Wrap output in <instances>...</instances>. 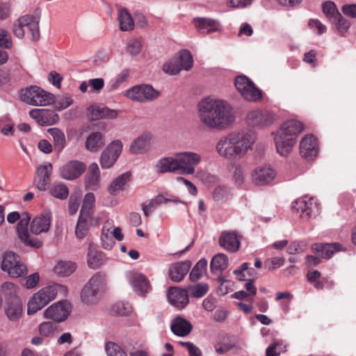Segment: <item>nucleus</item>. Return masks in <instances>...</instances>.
Returning <instances> with one entry per match:
<instances>
[{
	"mask_svg": "<svg viewBox=\"0 0 356 356\" xmlns=\"http://www.w3.org/2000/svg\"><path fill=\"white\" fill-rule=\"evenodd\" d=\"M200 126L207 130H223L235 120L232 106L221 99L207 97L197 104Z\"/></svg>",
	"mask_w": 356,
	"mask_h": 356,
	"instance_id": "obj_1",
	"label": "nucleus"
},
{
	"mask_svg": "<svg viewBox=\"0 0 356 356\" xmlns=\"http://www.w3.org/2000/svg\"><path fill=\"white\" fill-rule=\"evenodd\" d=\"M255 136L248 131H239L221 138L216 145L218 155L225 159L236 161L242 159L252 149Z\"/></svg>",
	"mask_w": 356,
	"mask_h": 356,
	"instance_id": "obj_2",
	"label": "nucleus"
},
{
	"mask_svg": "<svg viewBox=\"0 0 356 356\" xmlns=\"http://www.w3.org/2000/svg\"><path fill=\"white\" fill-rule=\"evenodd\" d=\"M303 129V124L296 120H289L284 122L274 137L277 153L281 156L288 155L291 152L298 134Z\"/></svg>",
	"mask_w": 356,
	"mask_h": 356,
	"instance_id": "obj_3",
	"label": "nucleus"
},
{
	"mask_svg": "<svg viewBox=\"0 0 356 356\" xmlns=\"http://www.w3.org/2000/svg\"><path fill=\"white\" fill-rule=\"evenodd\" d=\"M58 291L63 293V294H66V286L58 284H53L40 289L38 293H35L29 301L27 309L28 314H34L38 311L42 309L49 302L56 298Z\"/></svg>",
	"mask_w": 356,
	"mask_h": 356,
	"instance_id": "obj_4",
	"label": "nucleus"
},
{
	"mask_svg": "<svg viewBox=\"0 0 356 356\" xmlns=\"http://www.w3.org/2000/svg\"><path fill=\"white\" fill-rule=\"evenodd\" d=\"M19 219L17 224V234L20 240L26 245L38 248L42 245V242L35 237L31 236L28 231V225L31 220L29 213L23 212L22 215L17 211L10 213L7 216L8 222L13 224Z\"/></svg>",
	"mask_w": 356,
	"mask_h": 356,
	"instance_id": "obj_5",
	"label": "nucleus"
},
{
	"mask_svg": "<svg viewBox=\"0 0 356 356\" xmlns=\"http://www.w3.org/2000/svg\"><path fill=\"white\" fill-rule=\"evenodd\" d=\"M277 120V115L273 111L264 108L249 111L245 118L246 124L255 129H264L273 125Z\"/></svg>",
	"mask_w": 356,
	"mask_h": 356,
	"instance_id": "obj_6",
	"label": "nucleus"
},
{
	"mask_svg": "<svg viewBox=\"0 0 356 356\" xmlns=\"http://www.w3.org/2000/svg\"><path fill=\"white\" fill-rule=\"evenodd\" d=\"M19 98L23 102L33 106H46L52 104L54 95L40 87L32 86L19 91Z\"/></svg>",
	"mask_w": 356,
	"mask_h": 356,
	"instance_id": "obj_7",
	"label": "nucleus"
},
{
	"mask_svg": "<svg viewBox=\"0 0 356 356\" xmlns=\"http://www.w3.org/2000/svg\"><path fill=\"white\" fill-rule=\"evenodd\" d=\"M106 286V276L99 273H95L83 289L81 300L86 304H95Z\"/></svg>",
	"mask_w": 356,
	"mask_h": 356,
	"instance_id": "obj_8",
	"label": "nucleus"
},
{
	"mask_svg": "<svg viewBox=\"0 0 356 356\" xmlns=\"http://www.w3.org/2000/svg\"><path fill=\"white\" fill-rule=\"evenodd\" d=\"M40 17L38 16L26 15L18 18L13 24V31L18 38L24 37V27H28L33 41L40 39L39 29Z\"/></svg>",
	"mask_w": 356,
	"mask_h": 356,
	"instance_id": "obj_9",
	"label": "nucleus"
},
{
	"mask_svg": "<svg viewBox=\"0 0 356 356\" xmlns=\"http://www.w3.org/2000/svg\"><path fill=\"white\" fill-rule=\"evenodd\" d=\"M1 268L12 277H19L26 275L28 271L19 257L13 252H6L3 254Z\"/></svg>",
	"mask_w": 356,
	"mask_h": 356,
	"instance_id": "obj_10",
	"label": "nucleus"
},
{
	"mask_svg": "<svg viewBox=\"0 0 356 356\" xmlns=\"http://www.w3.org/2000/svg\"><path fill=\"white\" fill-rule=\"evenodd\" d=\"M234 84L236 90L248 101L257 102L261 97V90L245 76H238Z\"/></svg>",
	"mask_w": 356,
	"mask_h": 356,
	"instance_id": "obj_11",
	"label": "nucleus"
},
{
	"mask_svg": "<svg viewBox=\"0 0 356 356\" xmlns=\"http://www.w3.org/2000/svg\"><path fill=\"white\" fill-rule=\"evenodd\" d=\"M179 173L182 175H193L195 167L199 165L202 156L194 152H182L177 153Z\"/></svg>",
	"mask_w": 356,
	"mask_h": 356,
	"instance_id": "obj_12",
	"label": "nucleus"
},
{
	"mask_svg": "<svg viewBox=\"0 0 356 356\" xmlns=\"http://www.w3.org/2000/svg\"><path fill=\"white\" fill-rule=\"evenodd\" d=\"M71 305L67 300L54 303L44 312V317L60 323L66 320L71 312Z\"/></svg>",
	"mask_w": 356,
	"mask_h": 356,
	"instance_id": "obj_13",
	"label": "nucleus"
},
{
	"mask_svg": "<svg viewBox=\"0 0 356 356\" xmlns=\"http://www.w3.org/2000/svg\"><path fill=\"white\" fill-rule=\"evenodd\" d=\"M159 91L150 85L135 86L127 91L126 95L131 99L145 102L152 101L159 96Z\"/></svg>",
	"mask_w": 356,
	"mask_h": 356,
	"instance_id": "obj_14",
	"label": "nucleus"
},
{
	"mask_svg": "<svg viewBox=\"0 0 356 356\" xmlns=\"http://www.w3.org/2000/svg\"><path fill=\"white\" fill-rule=\"evenodd\" d=\"M122 150V143L120 140L111 142L102 152L100 163L102 168H109L115 163Z\"/></svg>",
	"mask_w": 356,
	"mask_h": 356,
	"instance_id": "obj_15",
	"label": "nucleus"
},
{
	"mask_svg": "<svg viewBox=\"0 0 356 356\" xmlns=\"http://www.w3.org/2000/svg\"><path fill=\"white\" fill-rule=\"evenodd\" d=\"M293 209L303 218H309L316 216L318 213L319 208L313 198L307 197L300 198L293 202Z\"/></svg>",
	"mask_w": 356,
	"mask_h": 356,
	"instance_id": "obj_16",
	"label": "nucleus"
},
{
	"mask_svg": "<svg viewBox=\"0 0 356 356\" xmlns=\"http://www.w3.org/2000/svg\"><path fill=\"white\" fill-rule=\"evenodd\" d=\"M275 170L269 165L257 167L252 172V182L257 186H265L271 183L276 177Z\"/></svg>",
	"mask_w": 356,
	"mask_h": 356,
	"instance_id": "obj_17",
	"label": "nucleus"
},
{
	"mask_svg": "<svg viewBox=\"0 0 356 356\" xmlns=\"http://www.w3.org/2000/svg\"><path fill=\"white\" fill-rule=\"evenodd\" d=\"M84 163L72 160L66 163L60 170V176L67 180H74L81 176L86 170Z\"/></svg>",
	"mask_w": 356,
	"mask_h": 356,
	"instance_id": "obj_18",
	"label": "nucleus"
},
{
	"mask_svg": "<svg viewBox=\"0 0 356 356\" xmlns=\"http://www.w3.org/2000/svg\"><path fill=\"white\" fill-rule=\"evenodd\" d=\"M318 152L317 140L313 135L304 136L300 143V153L306 159L316 157Z\"/></svg>",
	"mask_w": 356,
	"mask_h": 356,
	"instance_id": "obj_19",
	"label": "nucleus"
},
{
	"mask_svg": "<svg viewBox=\"0 0 356 356\" xmlns=\"http://www.w3.org/2000/svg\"><path fill=\"white\" fill-rule=\"evenodd\" d=\"M29 115L40 126L51 125L59 119L58 114L51 110L35 108L30 111Z\"/></svg>",
	"mask_w": 356,
	"mask_h": 356,
	"instance_id": "obj_20",
	"label": "nucleus"
},
{
	"mask_svg": "<svg viewBox=\"0 0 356 356\" xmlns=\"http://www.w3.org/2000/svg\"><path fill=\"white\" fill-rule=\"evenodd\" d=\"M52 165L47 162L37 168L35 182L36 188L41 191H45L50 182V175L52 172Z\"/></svg>",
	"mask_w": 356,
	"mask_h": 356,
	"instance_id": "obj_21",
	"label": "nucleus"
},
{
	"mask_svg": "<svg viewBox=\"0 0 356 356\" xmlns=\"http://www.w3.org/2000/svg\"><path fill=\"white\" fill-rule=\"evenodd\" d=\"M219 245L229 252H236L240 247L239 237L236 232L225 231L219 238Z\"/></svg>",
	"mask_w": 356,
	"mask_h": 356,
	"instance_id": "obj_22",
	"label": "nucleus"
},
{
	"mask_svg": "<svg viewBox=\"0 0 356 356\" xmlns=\"http://www.w3.org/2000/svg\"><path fill=\"white\" fill-rule=\"evenodd\" d=\"M168 301L179 309H183L188 302L187 291L177 287H170L168 291Z\"/></svg>",
	"mask_w": 356,
	"mask_h": 356,
	"instance_id": "obj_23",
	"label": "nucleus"
},
{
	"mask_svg": "<svg viewBox=\"0 0 356 356\" xmlns=\"http://www.w3.org/2000/svg\"><path fill=\"white\" fill-rule=\"evenodd\" d=\"M87 116L90 120L99 119H115L118 116V111L98 105L90 106L87 111Z\"/></svg>",
	"mask_w": 356,
	"mask_h": 356,
	"instance_id": "obj_24",
	"label": "nucleus"
},
{
	"mask_svg": "<svg viewBox=\"0 0 356 356\" xmlns=\"http://www.w3.org/2000/svg\"><path fill=\"white\" fill-rule=\"evenodd\" d=\"M129 282L136 293L140 296H145L150 291V285L145 275L138 273L129 274Z\"/></svg>",
	"mask_w": 356,
	"mask_h": 356,
	"instance_id": "obj_25",
	"label": "nucleus"
},
{
	"mask_svg": "<svg viewBox=\"0 0 356 356\" xmlns=\"http://www.w3.org/2000/svg\"><path fill=\"white\" fill-rule=\"evenodd\" d=\"M193 325L190 321L179 316H176L171 323L170 330L178 337L188 336L192 331Z\"/></svg>",
	"mask_w": 356,
	"mask_h": 356,
	"instance_id": "obj_26",
	"label": "nucleus"
},
{
	"mask_svg": "<svg viewBox=\"0 0 356 356\" xmlns=\"http://www.w3.org/2000/svg\"><path fill=\"white\" fill-rule=\"evenodd\" d=\"M191 267V262L189 260L177 262L171 265L169 268L170 278L175 282L181 281L188 273Z\"/></svg>",
	"mask_w": 356,
	"mask_h": 356,
	"instance_id": "obj_27",
	"label": "nucleus"
},
{
	"mask_svg": "<svg viewBox=\"0 0 356 356\" xmlns=\"http://www.w3.org/2000/svg\"><path fill=\"white\" fill-rule=\"evenodd\" d=\"M156 171L159 174L166 172H179L177 154L159 159L155 165Z\"/></svg>",
	"mask_w": 356,
	"mask_h": 356,
	"instance_id": "obj_28",
	"label": "nucleus"
},
{
	"mask_svg": "<svg viewBox=\"0 0 356 356\" xmlns=\"http://www.w3.org/2000/svg\"><path fill=\"white\" fill-rule=\"evenodd\" d=\"M51 216L49 213L41 214L33 218L31 223V232L36 235L47 232L50 227Z\"/></svg>",
	"mask_w": 356,
	"mask_h": 356,
	"instance_id": "obj_29",
	"label": "nucleus"
},
{
	"mask_svg": "<svg viewBox=\"0 0 356 356\" xmlns=\"http://www.w3.org/2000/svg\"><path fill=\"white\" fill-rule=\"evenodd\" d=\"M196 29L202 33H211L221 31L218 22L209 18H198L195 19Z\"/></svg>",
	"mask_w": 356,
	"mask_h": 356,
	"instance_id": "obj_30",
	"label": "nucleus"
},
{
	"mask_svg": "<svg viewBox=\"0 0 356 356\" xmlns=\"http://www.w3.org/2000/svg\"><path fill=\"white\" fill-rule=\"evenodd\" d=\"M95 195L92 193H88L86 194L83 198V204L80 211V216L82 219L89 218L90 220L97 221L99 220L97 218H93L92 214L93 213L95 209Z\"/></svg>",
	"mask_w": 356,
	"mask_h": 356,
	"instance_id": "obj_31",
	"label": "nucleus"
},
{
	"mask_svg": "<svg viewBox=\"0 0 356 356\" xmlns=\"http://www.w3.org/2000/svg\"><path fill=\"white\" fill-rule=\"evenodd\" d=\"M106 261L104 254L98 251L92 244L89 245L87 255L88 265L91 268H97L102 266Z\"/></svg>",
	"mask_w": 356,
	"mask_h": 356,
	"instance_id": "obj_32",
	"label": "nucleus"
},
{
	"mask_svg": "<svg viewBox=\"0 0 356 356\" xmlns=\"http://www.w3.org/2000/svg\"><path fill=\"white\" fill-rule=\"evenodd\" d=\"M152 136L149 133H144L135 139L130 146L132 154H143L149 146Z\"/></svg>",
	"mask_w": 356,
	"mask_h": 356,
	"instance_id": "obj_33",
	"label": "nucleus"
},
{
	"mask_svg": "<svg viewBox=\"0 0 356 356\" xmlns=\"http://www.w3.org/2000/svg\"><path fill=\"white\" fill-rule=\"evenodd\" d=\"M100 181L99 170L96 163H92L89 165L88 172L86 177V186L91 190L96 189Z\"/></svg>",
	"mask_w": 356,
	"mask_h": 356,
	"instance_id": "obj_34",
	"label": "nucleus"
},
{
	"mask_svg": "<svg viewBox=\"0 0 356 356\" xmlns=\"http://www.w3.org/2000/svg\"><path fill=\"white\" fill-rule=\"evenodd\" d=\"M312 250L314 252L318 253V257L324 259H330L334 252L341 250V245L339 243H316L312 246Z\"/></svg>",
	"mask_w": 356,
	"mask_h": 356,
	"instance_id": "obj_35",
	"label": "nucleus"
},
{
	"mask_svg": "<svg viewBox=\"0 0 356 356\" xmlns=\"http://www.w3.org/2000/svg\"><path fill=\"white\" fill-rule=\"evenodd\" d=\"M6 314L12 321L19 320L22 314V304L20 299L6 302Z\"/></svg>",
	"mask_w": 356,
	"mask_h": 356,
	"instance_id": "obj_36",
	"label": "nucleus"
},
{
	"mask_svg": "<svg viewBox=\"0 0 356 356\" xmlns=\"http://www.w3.org/2000/svg\"><path fill=\"white\" fill-rule=\"evenodd\" d=\"M228 266V258L222 253L216 254L210 264L211 272L213 274H220Z\"/></svg>",
	"mask_w": 356,
	"mask_h": 356,
	"instance_id": "obj_37",
	"label": "nucleus"
},
{
	"mask_svg": "<svg viewBox=\"0 0 356 356\" xmlns=\"http://www.w3.org/2000/svg\"><path fill=\"white\" fill-rule=\"evenodd\" d=\"M104 145L103 136L100 132H93L86 138L85 147L86 149L96 152Z\"/></svg>",
	"mask_w": 356,
	"mask_h": 356,
	"instance_id": "obj_38",
	"label": "nucleus"
},
{
	"mask_svg": "<svg viewBox=\"0 0 356 356\" xmlns=\"http://www.w3.org/2000/svg\"><path fill=\"white\" fill-rule=\"evenodd\" d=\"M47 132L53 138L55 149L58 152H61L66 145V138L64 132L56 127L48 129Z\"/></svg>",
	"mask_w": 356,
	"mask_h": 356,
	"instance_id": "obj_39",
	"label": "nucleus"
},
{
	"mask_svg": "<svg viewBox=\"0 0 356 356\" xmlns=\"http://www.w3.org/2000/svg\"><path fill=\"white\" fill-rule=\"evenodd\" d=\"M118 20L122 31H131L134 29V20L127 9L122 8L119 10Z\"/></svg>",
	"mask_w": 356,
	"mask_h": 356,
	"instance_id": "obj_40",
	"label": "nucleus"
},
{
	"mask_svg": "<svg viewBox=\"0 0 356 356\" xmlns=\"http://www.w3.org/2000/svg\"><path fill=\"white\" fill-rule=\"evenodd\" d=\"M130 173L125 172L118 176L108 186V191L111 195H116L120 191L124 190V186L129 182Z\"/></svg>",
	"mask_w": 356,
	"mask_h": 356,
	"instance_id": "obj_41",
	"label": "nucleus"
},
{
	"mask_svg": "<svg viewBox=\"0 0 356 356\" xmlns=\"http://www.w3.org/2000/svg\"><path fill=\"white\" fill-rule=\"evenodd\" d=\"M2 296L6 302L13 301L15 299H19L18 296V287L13 282H5L1 288Z\"/></svg>",
	"mask_w": 356,
	"mask_h": 356,
	"instance_id": "obj_42",
	"label": "nucleus"
},
{
	"mask_svg": "<svg viewBox=\"0 0 356 356\" xmlns=\"http://www.w3.org/2000/svg\"><path fill=\"white\" fill-rule=\"evenodd\" d=\"M76 266L72 261H60L54 267L55 273L60 276H69L76 270Z\"/></svg>",
	"mask_w": 356,
	"mask_h": 356,
	"instance_id": "obj_43",
	"label": "nucleus"
},
{
	"mask_svg": "<svg viewBox=\"0 0 356 356\" xmlns=\"http://www.w3.org/2000/svg\"><path fill=\"white\" fill-rule=\"evenodd\" d=\"M181 70L186 71L193 67V56L189 51L184 50L179 52L177 58H175Z\"/></svg>",
	"mask_w": 356,
	"mask_h": 356,
	"instance_id": "obj_44",
	"label": "nucleus"
},
{
	"mask_svg": "<svg viewBox=\"0 0 356 356\" xmlns=\"http://www.w3.org/2000/svg\"><path fill=\"white\" fill-rule=\"evenodd\" d=\"M98 222L99 220L94 221L89 218L82 219L81 217L79 216L75 231L76 236L79 238H83L85 236L88 229V226L96 225Z\"/></svg>",
	"mask_w": 356,
	"mask_h": 356,
	"instance_id": "obj_45",
	"label": "nucleus"
},
{
	"mask_svg": "<svg viewBox=\"0 0 356 356\" xmlns=\"http://www.w3.org/2000/svg\"><path fill=\"white\" fill-rule=\"evenodd\" d=\"M207 261L204 259H200L193 268L189 275V278L192 282H196L202 277L206 271Z\"/></svg>",
	"mask_w": 356,
	"mask_h": 356,
	"instance_id": "obj_46",
	"label": "nucleus"
},
{
	"mask_svg": "<svg viewBox=\"0 0 356 356\" xmlns=\"http://www.w3.org/2000/svg\"><path fill=\"white\" fill-rule=\"evenodd\" d=\"M331 21L334 25L338 33L341 35L346 33L350 26V22L341 13L338 14V15Z\"/></svg>",
	"mask_w": 356,
	"mask_h": 356,
	"instance_id": "obj_47",
	"label": "nucleus"
},
{
	"mask_svg": "<svg viewBox=\"0 0 356 356\" xmlns=\"http://www.w3.org/2000/svg\"><path fill=\"white\" fill-rule=\"evenodd\" d=\"M49 193L56 198L64 200L67 197L69 191L65 184H56L52 186L49 190Z\"/></svg>",
	"mask_w": 356,
	"mask_h": 356,
	"instance_id": "obj_48",
	"label": "nucleus"
},
{
	"mask_svg": "<svg viewBox=\"0 0 356 356\" xmlns=\"http://www.w3.org/2000/svg\"><path fill=\"white\" fill-rule=\"evenodd\" d=\"M231 196L230 191L224 186L216 188L213 193V199L218 202H225L230 199Z\"/></svg>",
	"mask_w": 356,
	"mask_h": 356,
	"instance_id": "obj_49",
	"label": "nucleus"
},
{
	"mask_svg": "<svg viewBox=\"0 0 356 356\" xmlns=\"http://www.w3.org/2000/svg\"><path fill=\"white\" fill-rule=\"evenodd\" d=\"M105 350L107 356H127L125 351L114 342H107L105 345Z\"/></svg>",
	"mask_w": 356,
	"mask_h": 356,
	"instance_id": "obj_50",
	"label": "nucleus"
},
{
	"mask_svg": "<svg viewBox=\"0 0 356 356\" xmlns=\"http://www.w3.org/2000/svg\"><path fill=\"white\" fill-rule=\"evenodd\" d=\"M322 8L323 13L330 20H332L337 15H338V14L340 13L335 3L330 1L324 2L322 5Z\"/></svg>",
	"mask_w": 356,
	"mask_h": 356,
	"instance_id": "obj_51",
	"label": "nucleus"
},
{
	"mask_svg": "<svg viewBox=\"0 0 356 356\" xmlns=\"http://www.w3.org/2000/svg\"><path fill=\"white\" fill-rule=\"evenodd\" d=\"M188 290L192 296L199 298L208 292L209 285L206 283H199L196 285L189 286Z\"/></svg>",
	"mask_w": 356,
	"mask_h": 356,
	"instance_id": "obj_52",
	"label": "nucleus"
},
{
	"mask_svg": "<svg viewBox=\"0 0 356 356\" xmlns=\"http://www.w3.org/2000/svg\"><path fill=\"white\" fill-rule=\"evenodd\" d=\"M54 102H55L56 108L58 111H62L72 105L73 103V99L70 95H64L58 97L56 99H54Z\"/></svg>",
	"mask_w": 356,
	"mask_h": 356,
	"instance_id": "obj_53",
	"label": "nucleus"
},
{
	"mask_svg": "<svg viewBox=\"0 0 356 356\" xmlns=\"http://www.w3.org/2000/svg\"><path fill=\"white\" fill-rule=\"evenodd\" d=\"M56 325L51 322H43L39 325V333L44 337H50L54 335Z\"/></svg>",
	"mask_w": 356,
	"mask_h": 356,
	"instance_id": "obj_54",
	"label": "nucleus"
},
{
	"mask_svg": "<svg viewBox=\"0 0 356 356\" xmlns=\"http://www.w3.org/2000/svg\"><path fill=\"white\" fill-rule=\"evenodd\" d=\"M13 47L12 37L10 33L3 29H0V47L10 49Z\"/></svg>",
	"mask_w": 356,
	"mask_h": 356,
	"instance_id": "obj_55",
	"label": "nucleus"
},
{
	"mask_svg": "<svg viewBox=\"0 0 356 356\" xmlns=\"http://www.w3.org/2000/svg\"><path fill=\"white\" fill-rule=\"evenodd\" d=\"M285 346H283L282 341L274 342L269 346L266 351V356H280V352L284 351Z\"/></svg>",
	"mask_w": 356,
	"mask_h": 356,
	"instance_id": "obj_56",
	"label": "nucleus"
},
{
	"mask_svg": "<svg viewBox=\"0 0 356 356\" xmlns=\"http://www.w3.org/2000/svg\"><path fill=\"white\" fill-rule=\"evenodd\" d=\"M163 70L167 74L174 75L178 74L181 69L175 58H173L163 65Z\"/></svg>",
	"mask_w": 356,
	"mask_h": 356,
	"instance_id": "obj_57",
	"label": "nucleus"
},
{
	"mask_svg": "<svg viewBox=\"0 0 356 356\" xmlns=\"http://www.w3.org/2000/svg\"><path fill=\"white\" fill-rule=\"evenodd\" d=\"M284 259L282 257H273L267 259L264 263V266L268 270H274L284 264Z\"/></svg>",
	"mask_w": 356,
	"mask_h": 356,
	"instance_id": "obj_58",
	"label": "nucleus"
},
{
	"mask_svg": "<svg viewBox=\"0 0 356 356\" xmlns=\"http://www.w3.org/2000/svg\"><path fill=\"white\" fill-rule=\"evenodd\" d=\"M141 43L137 40H131L127 45V51L131 55L135 56L138 54L141 50Z\"/></svg>",
	"mask_w": 356,
	"mask_h": 356,
	"instance_id": "obj_59",
	"label": "nucleus"
},
{
	"mask_svg": "<svg viewBox=\"0 0 356 356\" xmlns=\"http://www.w3.org/2000/svg\"><path fill=\"white\" fill-rule=\"evenodd\" d=\"M341 11L346 16L356 18V3H346L342 6Z\"/></svg>",
	"mask_w": 356,
	"mask_h": 356,
	"instance_id": "obj_60",
	"label": "nucleus"
},
{
	"mask_svg": "<svg viewBox=\"0 0 356 356\" xmlns=\"http://www.w3.org/2000/svg\"><path fill=\"white\" fill-rule=\"evenodd\" d=\"M39 280V275L38 273H35L28 276L25 279L24 283L23 284L26 289H32L38 284Z\"/></svg>",
	"mask_w": 356,
	"mask_h": 356,
	"instance_id": "obj_61",
	"label": "nucleus"
},
{
	"mask_svg": "<svg viewBox=\"0 0 356 356\" xmlns=\"http://www.w3.org/2000/svg\"><path fill=\"white\" fill-rule=\"evenodd\" d=\"M91 91L99 92L104 86V81L102 78L91 79L89 80Z\"/></svg>",
	"mask_w": 356,
	"mask_h": 356,
	"instance_id": "obj_62",
	"label": "nucleus"
},
{
	"mask_svg": "<svg viewBox=\"0 0 356 356\" xmlns=\"http://www.w3.org/2000/svg\"><path fill=\"white\" fill-rule=\"evenodd\" d=\"M180 344L187 348L190 356H201L202 353L200 350L191 342H183L181 341Z\"/></svg>",
	"mask_w": 356,
	"mask_h": 356,
	"instance_id": "obj_63",
	"label": "nucleus"
},
{
	"mask_svg": "<svg viewBox=\"0 0 356 356\" xmlns=\"http://www.w3.org/2000/svg\"><path fill=\"white\" fill-rule=\"evenodd\" d=\"M38 149L45 153V154H50L52 150V145L46 139H42L39 141L38 144Z\"/></svg>",
	"mask_w": 356,
	"mask_h": 356,
	"instance_id": "obj_64",
	"label": "nucleus"
}]
</instances>
